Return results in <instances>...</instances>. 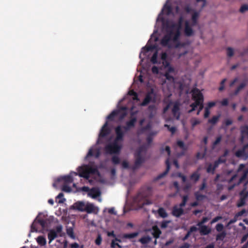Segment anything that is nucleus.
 <instances>
[{
	"mask_svg": "<svg viewBox=\"0 0 248 248\" xmlns=\"http://www.w3.org/2000/svg\"><path fill=\"white\" fill-rule=\"evenodd\" d=\"M184 9H185V11L187 13H190L192 11H194V12L195 11L193 10H192V8L189 5H187V6H185Z\"/></svg>",
	"mask_w": 248,
	"mask_h": 248,
	"instance_id": "obj_63",
	"label": "nucleus"
},
{
	"mask_svg": "<svg viewBox=\"0 0 248 248\" xmlns=\"http://www.w3.org/2000/svg\"><path fill=\"white\" fill-rule=\"evenodd\" d=\"M171 213L173 216L179 217L184 214V210L183 208L180 207L178 208L177 205H175L172 208Z\"/></svg>",
	"mask_w": 248,
	"mask_h": 248,
	"instance_id": "obj_14",
	"label": "nucleus"
},
{
	"mask_svg": "<svg viewBox=\"0 0 248 248\" xmlns=\"http://www.w3.org/2000/svg\"><path fill=\"white\" fill-rule=\"evenodd\" d=\"M240 199L237 202V206L241 207L243 206L246 204V202L248 198V191L246 189H243L239 193Z\"/></svg>",
	"mask_w": 248,
	"mask_h": 248,
	"instance_id": "obj_10",
	"label": "nucleus"
},
{
	"mask_svg": "<svg viewBox=\"0 0 248 248\" xmlns=\"http://www.w3.org/2000/svg\"><path fill=\"white\" fill-rule=\"evenodd\" d=\"M170 222L169 220H163L160 225L162 229H165L167 227L168 224Z\"/></svg>",
	"mask_w": 248,
	"mask_h": 248,
	"instance_id": "obj_51",
	"label": "nucleus"
},
{
	"mask_svg": "<svg viewBox=\"0 0 248 248\" xmlns=\"http://www.w3.org/2000/svg\"><path fill=\"white\" fill-rule=\"evenodd\" d=\"M80 169L82 170V171L79 172V176L87 179L89 178L90 173H94L96 170V169L92 168H89L87 169H83L81 168Z\"/></svg>",
	"mask_w": 248,
	"mask_h": 248,
	"instance_id": "obj_11",
	"label": "nucleus"
},
{
	"mask_svg": "<svg viewBox=\"0 0 248 248\" xmlns=\"http://www.w3.org/2000/svg\"><path fill=\"white\" fill-rule=\"evenodd\" d=\"M47 236L49 240V243H50L58 236V235L55 230L51 229L49 230Z\"/></svg>",
	"mask_w": 248,
	"mask_h": 248,
	"instance_id": "obj_21",
	"label": "nucleus"
},
{
	"mask_svg": "<svg viewBox=\"0 0 248 248\" xmlns=\"http://www.w3.org/2000/svg\"><path fill=\"white\" fill-rule=\"evenodd\" d=\"M111 247L112 248H122V247L117 243L112 241L111 243Z\"/></svg>",
	"mask_w": 248,
	"mask_h": 248,
	"instance_id": "obj_58",
	"label": "nucleus"
},
{
	"mask_svg": "<svg viewBox=\"0 0 248 248\" xmlns=\"http://www.w3.org/2000/svg\"><path fill=\"white\" fill-rule=\"evenodd\" d=\"M199 231L201 234L202 235H207L211 232V229L205 225L202 226L201 228H200Z\"/></svg>",
	"mask_w": 248,
	"mask_h": 248,
	"instance_id": "obj_25",
	"label": "nucleus"
},
{
	"mask_svg": "<svg viewBox=\"0 0 248 248\" xmlns=\"http://www.w3.org/2000/svg\"><path fill=\"white\" fill-rule=\"evenodd\" d=\"M215 170H213V166L212 164H210L206 169V171L208 173L214 174Z\"/></svg>",
	"mask_w": 248,
	"mask_h": 248,
	"instance_id": "obj_47",
	"label": "nucleus"
},
{
	"mask_svg": "<svg viewBox=\"0 0 248 248\" xmlns=\"http://www.w3.org/2000/svg\"><path fill=\"white\" fill-rule=\"evenodd\" d=\"M90 193L93 198H96L100 195L99 190L96 188H92L91 190Z\"/></svg>",
	"mask_w": 248,
	"mask_h": 248,
	"instance_id": "obj_40",
	"label": "nucleus"
},
{
	"mask_svg": "<svg viewBox=\"0 0 248 248\" xmlns=\"http://www.w3.org/2000/svg\"><path fill=\"white\" fill-rule=\"evenodd\" d=\"M61 181H63L64 182L65 184H70L73 182V179L70 175L64 176L61 178H59L57 179V182H60Z\"/></svg>",
	"mask_w": 248,
	"mask_h": 248,
	"instance_id": "obj_20",
	"label": "nucleus"
},
{
	"mask_svg": "<svg viewBox=\"0 0 248 248\" xmlns=\"http://www.w3.org/2000/svg\"><path fill=\"white\" fill-rule=\"evenodd\" d=\"M220 118V115L214 116L211 119L208 120V123L212 124H215L218 122Z\"/></svg>",
	"mask_w": 248,
	"mask_h": 248,
	"instance_id": "obj_37",
	"label": "nucleus"
},
{
	"mask_svg": "<svg viewBox=\"0 0 248 248\" xmlns=\"http://www.w3.org/2000/svg\"><path fill=\"white\" fill-rule=\"evenodd\" d=\"M200 97L201 98H200L199 100H201L200 103L199 105H198L199 109L197 111V114L199 115L201 111V110L203 108L204 105H203V101H204V97L203 95H200Z\"/></svg>",
	"mask_w": 248,
	"mask_h": 248,
	"instance_id": "obj_31",
	"label": "nucleus"
},
{
	"mask_svg": "<svg viewBox=\"0 0 248 248\" xmlns=\"http://www.w3.org/2000/svg\"><path fill=\"white\" fill-rule=\"evenodd\" d=\"M111 161L115 165L119 164L120 162V159L119 157L116 155H114L112 156Z\"/></svg>",
	"mask_w": 248,
	"mask_h": 248,
	"instance_id": "obj_44",
	"label": "nucleus"
},
{
	"mask_svg": "<svg viewBox=\"0 0 248 248\" xmlns=\"http://www.w3.org/2000/svg\"><path fill=\"white\" fill-rule=\"evenodd\" d=\"M206 180L204 179L202 181L201 186L199 187V190L200 191H203L206 187Z\"/></svg>",
	"mask_w": 248,
	"mask_h": 248,
	"instance_id": "obj_48",
	"label": "nucleus"
},
{
	"mask_svg": "<svg viewBox=\"0 0 248 248\" xmlns=\"http://www.w3.org/2000/svg\"><path fill=\"white\" fill-rule=\"evenodd\" d=\"M217 161L219 162L220 164L224 163L226 162V159L223 156H221L218 158Z\"/></svg>",
	"mask_w": 248,
	"mask_h": 248,
	"instance_id": "obj_64",
	"label": "nucleus"
},
{
	"mask_svg": "<svg viewBox=\"0 0 248 248\" xmlns=\"http://www.w3.org/2000/svg\"><path fill=\"white\" fill-rule=\"evenodd\" d=\"M223 225L221 223H218L216 226V230L219 232H222L223 230Z\"/></svg>",
	"mask_w": 248,
	"mask_h": 248,
	"instance_id": "obj_53",
	"label": "nucleus"
},
{
	"mask_svg": "<svg viewBox=\"0 0 248 248\" xmlns=\"http://www.w3.org/2000/svg\"><path fill=\"white\" fill-rule=\"evenodd\" d=\"M66 232L67 234L70 236L71 237L73 238L74 237V232L72 228H69L67 229Z\"/></svg>",
	"mask_w": 248,
	"mask_h": 248,
	"instance_id": "obj_55",
	"label": "nucleus"
},
{
	"mask_svg": "<svg viewBox=\"0 0 248 248\" xmlns=\"http://www.w3.org/2000/svg\"><path fill=\"white\" fill-rule=\"evenodd\" d=\"M150 102H155V93H154L153 89L147 92L146 94L145 98L140 105L141 106H146Z\"/></svg>",
	"mask_w": 248,
	"mask_h": 248,
	"instance_id": "obj_7",
	"label": "nucleus"
},
{
	"mask_svg": "<svg viewBox=\"0 0 248 248\" xmlns=\"http://www.w3.org/2000/svg\"><path fill=\"white\" fill-rule=\"evenodd\" d=\"M248 175V169L244 170L242 176L237 182V185H240L243 181H244L247 179Z\"/></svg>",
	"mask_w": 248,
	"mask_h": 248,
	"instance_id": "obj_29",
	"label": "nucleus"
},
{
	"mask_svg": "<svg viewBox=\"0 0 248 248\" xmlns=\"http://www.w3.org/2000/svg\"><path fill=\"white\" fill-rule=\"evenodd\" d=\"M73 208L79 211H84L85 204L83 202L78 201L75 202L73 205Z\"/></svg>",
	"mask_w": 248,
	"mask_h": 248,
	"instance_id": "obj_18",
	"label": "nucleus"
},
{
	"mask_svg": "<svg viewBox=\"0 0 248 248\" xmlns=\"http://www.w3.org/2000/svg\"><path fill=\"white\" fill-rule=\"evenodd\" d=\"M128 94L130 96H133V99L134 100H138L139 98L138 96V94L136 92H135L134 90H132L128 92Z\"/></svg>",
	"mask_w": 248,
	"mask_h": 248,
	"instance_id": "obj_42",
	"label": "nucleus"
},
{
	"mask_svg": "<svg viewBox=\"0 0 248 248\" xmlns=\"http://www.w3.org/2000/svg\"><path fill=\"white\" fill-rule=\"evenodd\" d=\"M246 213V210L245 209H242L241 211L237 213L235 215L238 217L240 216H243L244 214Z\"/></svg>",
	"mask_w": 248,
	"mask_h": 248,
	"instance_id": "obj_61",
	"label": "nucleus"
},
{
	"mask_svg": "<svg viewBox=\"0 0 248 248\" xmlns=\"http://www.w3.org/2000/svg\"><path fill=\"white\" fill-rule=\"evenodd\" d=\"M157 56H158V52L157 51H155L151 59V62L153 64L157 63Z\"/></svg>",
	"mask_w": 248,
	"mask_h": 248,
	"instance_id": "obj_39",
	"label": "nucleus"
},
{
	"mask_svg": "<svg viewBox=\"0 0 248 248\" xmlns=\"http://www.w3.org/2000/svg\"><path fill=\"white\" fill-rule=\"evenodd\" d=\"M235 156L238 158H242L246 160L248 159V143L244 145L243 147L238 150L235 153Z\"/></svg>",
	"mask_w": 248,
	"mask_h": 248,
	"instance_id": "obj_9",
	"label": "nucleus"
},
{
	"mask_svg": "<svg viewBox=\"0 0 248 248\" xmlns=\"http://www.w3.org/2000/svg\"><path fill=\"white\" fill-rule=\"evenodd\" d=\"M247 85V83L246 81H243L242 82L236 89V90L234 91V92L233 93V95H237L240 91L242 90L243 88H244Z\"/></svg>",
	"mask_w": 248,
	"mask_h": 248,
	"instance_id": "obj_28",
	"label": "nucleus"
},
{
	"mask_svg": "<svg viewBox=\"0 0 248 248\" xmlns=\"http://www.w3.org/2000/svg\"><path fill=\"white\" fill-rule=\"evenodd\" d=\"M221 139H222V137L221 136H219L218 137H217L216 139V140H215V141L213 143V144H212V148L214 149L215 148V147L220 143V142L221 141Z\"/></svg>",
	"mask_w": 248,
	"mask_h": 248,
	"instance_id": "obj_43",
	"label": "nucleus"
},
{
	"mask_svg": "<svg viewBox=\"0 0 248 248\" xmlns=\"http://www.w3.org/2000/svg\"><path fill=\"white\" fill-rule=\"evenodd\" d=\"M200 178V174L198 171L194 172L190 175L189 177L190 180L193 181L195 183H196L199 180Z\"/></svg>",
	"mask_w": 248,
	"mask_h": 248,
	"instance_id": "obj_23",
	"label": "nucleus"
},
{
	"mask_svg": "<svg viewBox=\"0 0 248 248\" xmlns=\"http://www.w3.org/2000/svg\"><path fill=\"white\" fill-rule=\"evenodd\" d=\"M177 145L182 149L184 150H186V147L185 146L184 142L181 140H178L177 141Z\"/></svg>",
	"mask_w": 248,
	"mask_h": 248,
	"instance_id": "obj_45",
	"label": "nucleus"
},
{
	"mask_svg": "<svg viewBox=\"0 0 248 248\" xmlns=\"http://www.w3.org/2000/svg\"><path fill=\"white\" fill-rule=\"evenodd\" d=\"M151 240V238L149 236H143L139 240L142 244H146L149 243Z\"/></svg>",
	"mask_w": 248,
	"mask_h": 248,
	"instance_id": "obj_33",
	"label": "nucleus"
},
{
	"mask_svg": "<svg viewBox=\"0 0 248 248\" xmlns=\"http://www.w3.org/2000/svg\"><path fill=\"white\" fill-rule=\"evenodd\" d=\"M143 151V147H140L138 150V153L136 156V160L132 169L135 170L138 169L144 161V159L142 157L141 154Z\"/></svg>",
	"mask_w": 248,
	"mask_h": 248,
	"instance_id": "obj_8",
	"label": "nucleus"
},
{
	"mask_svg": "<svg viewBox=\"0 0 248 248\" xmlns=\"http://www.w3.org/2000/svg\"><path fill=\"white\" fill-rule=\"evenodd\" d=\"M183 18L181 17L179 19V24L172 23L166 24V34L163 36L160 41V44L163 46L170 47V42L171 40L173 42L178 41L180 36V30Z\"/></svg>",
	"mask_w": 248,
	"mask_h": 248,
	"instance_id": "obj_1",
	"label": "nucleus"
},
{
	"mask_svg": "<svg viewBox=\"0 0 248 248\" xmlns=\"http://www.w3.org/2000/svg\"><path fill=\"white\" fill-rule=\"evenodd\" d=\"M188 197L187 195H184L182 197V202L180 203L179 206L183 208L184 207L188 200Z\"/></svg>",
	"mask_w": 248,
	"mask_h": 248,
	"instance_id": "obj_41",
	"label": "nucleus"
},
{
	"mask_svg": "<svg viewBox=\"0 0 248 248\" xmlns=\"http://www.w3.org/2000/svg\"><path fill=\"white\" fill-rule=\"evenodd\" d=\"M161 233V231L157 226H154L153 227L152 234L154 237H155V239L158 238Z\"/></svg>",
	"mask_w": 248,
	"mask_h": 248,
	"instance_id": "obj_26",
	"label": "nucleus"
},
{
	"mask_svg": "<svg viewBox=\"0 0 248 248\" xmlns=\"http://www.w3.org/2000/svg\"><path fill=\"white\" fill-rule=\"evenodd\" d=\"M156 212L158 214L159 216L162 218H166L168 216V213L163 207H159Z\"/></svg>",
	"mask_w": 248,
	"mask_h": 248,
	"instance_id": "obj_27",
	"label": "nucleus"
},
{
	"mask_svg": "<svg viewBox=\"0 0 248 248\" xmlns=\"http://www.w3.org/2000/svg\"><path fill=\"white\" fill-rule=\"evenodd\" d=\"M165 77H166V78L169 81L173 82L174 80V77L168 73H165Z\"/></svg>",
	"mask_w": 248,
	"mask_h": 248,
	"instance_id": "obj_49",
	"label": "nucleus"
},
{
	"mask_svg": "<svg viewBox=\"0 0 248 248\" xmlns=\"http://www.w3.org/2000/svg\"><path fill=\"white\" fill-rule=\"evenodd\" d=\"M110 132V129L108 127V122H106L102 126L100 132L99 137V138H104L109 134Z\"/></svg>",
	"mask_w": 248,
	"mask_h": 248,
	"instance_id": "obj_13",
	"label": "nucleus"
},
{
	"mask_svg": "<svg viewBox=\"0 0 248 248\" xmlns=\"http://www.w3.org/2000/svg\"><path fill=\"white\" fill-rule=\"evenodd\" d=\"M201 123V121L197 119H194L191 120V126L192 128H193L196 125L200 124Z\"/></svg>",
	"mask_w": 248,
	"mask_h": 248,
	"instance_id": "obj_52",
	"label": "nucleus"
},
{
	"mask_svg": "<svg viewBox=\"0 0 248 248\" xmlns=\"http://www.w3.org/2000/svg\"><path fill=\"white\" fill-rule=\"evenodd\" d=\"M248 10V5L244 4V5H243L241 7L239 11L241 13H244Z\"/></svg>",
	"mask_w": 248,
	"mask_h": 248,
	"instance_id": "obj_59",
	"label": "nucleus"
},
{
	"mask_svg": "<svg viewBox=\"0 0 248 248\" xmlns=\"http://www.w3.org/2000/svg\"><path fill=\"white\" fill-rule=\"evenodd\" d=\"M194 195L197 201H202L207 197L206 196L201 194L199 192H196Z\"/></svg>",
	"mask_w": 248,
	"mask_h": 248,
	"instance_id": "obj_34",
	"label": "nucleus"
},
{
	"mask_svg": "<svg viewBox=\"0 0 248 248\" xmlns=\"http://www.w3.org/2000/svg\"><path fill=\"white\" fill-rule=\"evenodd\" d=\"M62 190L64 192H70L71 191V188L70 186H69L67 184H64L62 186Z\"/></svg>",
	"mask_w": 248,
	"mask_h": 248,
	"instance_id": "obj_50",
	"label": "nucleus"
},
{
	"mask_svg": "<svg viewBox=\"0 0 248 248\" xmlns=\"http://www.w3.org/2000/svg\"><path fill=\"white\" fill-rule=\"evenodd\" d=\"M216 105V103L214 102H209L207 104V107L205 108H208V109H210V108L214 107Z\"/></svg>",
	"mask_w": 248,
	"mask_h": 248,
	"instance_id": "obj_62",
	"label": "nucleus"
},
{
	"mask_svg": "<svg viewBox=\"0 0 248 248\" xmlns=\"http://www.w3.org/2000/svg\"><path fill=\"white\" fill-rule=\"evenodd\" d=\"M226 235V233L225 231H222L220 233L217 234L216 236L217 241H222L225 238Z\"/></svg>",
	"mask_w": 248,
	"mask_h": 248,
	"instance_id": "obj_36",
	"label": "nucleus"
},
{
	"mask_svg": "<svg viewBox=\"0 0 248 248\" xmlns=\"http://www.w3.org/2000/svg\"><path fill=\"white\" fill-rule=\"evenodd\" d=\"M119 111L114 110L113 111L111 112V113H110L107 117V119L108 120L113 121L114 120V118L115 117L117 116L118 112H119Z\"/></svg>",
	"mask_w": 248,
	"mask_h": 248,
	"instance_id": "obj_38",
	"label": "nucleus"
},
{
	"mask_svg": "<svg viewBox=\"0 0 248 248\" xmlns=\"http://www.w3.org/2000/svg\"><path fill=\"white\" fill-rule=\"evenodd\" d=\"M62 225H59L55 228V231L57 232V234L60 233L62 232Z\"/></svg>",
	"mask_w": 248,
	"mask_h": 248,
	"instance_id": "obj_56",
	"label": "nucleus"
},
{
	"mask_svg": "<svg viewBox=\"0 0 248 248\" xmlns=\"http://www.w3.org/2000/svg\"><path fill=\"white\" fill-rule=\"evenodd\" d=\"M185 25L184 32L186 35L187 36H192L194 33V31L192 28L190 27L189 22L188 21H186Z\"/></svg>",
	"mask_w": 248,
	"mask_h": 248,
	"instance_id": "obj_17",
	"label": "nucleus"
},
{
	"mask_svg": "<svg viewBox=\"0 0 248 248\" xmlns=\"http://www.w3.org/2000/svg\"><path fill=\"white\" fill-rule=\"evenodd\" d=\"M94 209V205L92 203H88L85 205V210L88 213H92Z\"/></svg>",
	"mask_w": 248,
	"mask_h": 248,
	"instance_id": "obj_30",
	"label": "nucleus"
},
{
	"mask_svg": "<svg viewBox=\"0 0 248 248\" xmlns=\"http://www.w3.org/2000/svg\"><path fill=\"white\" fill-rule=\"evenodd\" d=\"M50 223V221L48 218L43 219L36 218L31 225V232H37L38 231L37 228V224H39L41 226L43 230H45L48 227Z\"/></svg>",
	"mask_w": 248,
	"mask_h": 248,
	"instance_id": "obj_4",
	"label": "nucleus"
},
{
	"mask_svg": "<svg viewBox=\"0 0 248 248\" xmlns=\"http://www.w3.org/2000/svg\"><path fill=\"white\" fill-rule=\"evenodd\" d=\"M165 163H166V169L165 171L164 172H163V173L159 174L155 178V180L157 181V180H158L159 179L163 178L168 173L169 171L170 170V162L169 161V159L168 158L166 160Z\"/></svg>",
	"mask_w": 248,
	"mask_h": 248,
	"instance_id": "obj_16",
	"label": "nucleus"
},
{
	"mask_svg": "<svg viewBox=\"0 0 248 248\" xmlns=\"http://www.w3.org/2000/svg\"><path fill=\"white\" fill-rule=\"evenodd\" d=\"M199 16V13L198 12L194 11L191 17V25L195 26L198 24V19Z\"/></svg>",
	"mask_w": 248,
	"mask_h": 248,
	"instance_id": "obj_22",
	"label": "nucleus"
},
{
	"mask_svg": "<svg viewBox=\"0 0 248 248\" xmlns=\"http://www.w3.org/2000/svg\"><path fill=\"white\" fill-rule=\"evenodd\" d=\"M238 219V217L235 215L234 217L232 219L230 220L228 223V225H230L234 223Z\"/></svg>",
	"mask_w": 248,
	"mask_h": 248,
	"instance_id": "obj_57",
	"label": "nucleus"
},
{
	"mask_svg": "<svg viewBox=\"0 0 248 248\" xmlns=\"http://www.w3.org/2000/svg\"><path fill=\"white\" fill-rule=\"evenodd\" d=\"M192 99L195 101L194 103L191 104L190 105V107L191 108V109L188 110V113H191L192 112L195 110L196 108L199 105L201 100H199L201 97H200V95H203L202 92L200 91L199 89L197 88L194 89L192 91Z\"/></svg>",
	"mask_w": 248,
	"mask_h": 248,
	"instance_id": "obj_5",
	"label": "nucleus"
},
{
	"mask_svg": "<svg viewBox=\"0 0 248 248\" xmlns=\"http://www.w3.org/2000/svg\"><path fill=\"white\" fill-rule=\"evenodd\" d=\"M155 46H154V45H150V46H146L144 47H143L142 48V51L141 52L140 55V58H141V55H142V54L144 55V56H146V53L147 52H148L149 51H151L152 50H153L154 49H155Z\"/></svg>",
	"mask_w": 248,
	"mask_h": 248,
	"instance_id": "obj_19",
	"label": "nucleus"
},
{
	"mask_svg": "<svg viewBox=\"0 0 248 248\" xmlns=\"http://www.w3.org/2000/svg\"><path fill=\"white\" fill-rule=\"evenodd\" d=\"M177 176L178 177L181 178L182 181L183 183H185L186 182V176L183 175L182 173H178Z\"/></svg>",
	"mask_w": 248,
	"mask_h": 248,
	"instance_id": "obj_60",
	"label": "nucleus"
},
{
	"mask_svg": "<svg viewBox=\"0 0 248 248\" xmlns=\"http://www.w3.org/2000/svg\"><path fill=\"white\" fill-rule=\"evenodd\" d=\"M152 188L151 186H142L134 197V202L140 208L144 205L152 204V202L149 198L152 195Z\"/></svg>",
	"mask_w": 248,
	"mask_h": 248,
	"instance_id": "obj_2",
	"label": "nucleus"
},
{
	"mask_svg": "<svg viewBox=\"0 0 248 248\" xmlns=\"http://www.w3.org/2000/svg\"><path fill=\"white\" fill-rule=\"evenodd\" d=\"M102 237L101 234H99L97 235L96 239H95V243L96 245L99 246L101 244L102 242Z\"/></svg>",
	"mask_w": 248,
	"mask_h": 248,
	"instance_id": "obj_54",
	"label": "nucleus"
},
{
	"mask_svg": "<svg viewBox=\"0 0 248 248\" xmlns=\"http://www.w3.org/2000/svg\"><path fill=\"white\" fill-rule=\"evenodd\" d=\"M234 54V52L233 49L231 47H228L227 48V55L228 57H231Z\"/></svg>",
	"mask_w": 248,
	"mask_h": 248,
	"instance_id": "obj_46",
	"label": "nucleus"
},
{
	"mask_svg": "<svg viewBox=\"0 0 248 248\" xmlns=\"http://www.w3.org/2000/svg\"><path fill=\"white\" fill-rule=\"evenodd\" d=\"M37 242L41 246H45L46 244V239L43 236H39L37 238Z\"/></svg>",
	"mask_w": 248,
	"mask_h": 248,
	"instance_id": "obj_35",
	"label": "nucleus"
},
{
	"mask_svg": "<svg viewBox=\"0 0 248 248\" xmlns=\"http://www.w3.org/2000/svg\"><path fill=\"white\" fill-rule=\"evenodd\" d=\"M180 104L179 102L176 101L174 103L173 107L172 109V114L176 120H179L180 116Z\"/></svg>",
	"mask_w": 248,
	"mask_h": 248,
	"instance_id": "obj_12",
	"label": "nucleus"
},
{
	"mask_svg": "<svg viewBox=\"0 0 248 248\" xmlns=\"http://www.w3.org/2000/svg\"><path fill=\"white\" fill-rule=\"evenodd\" d=\"M136 112H132L130 114V120L126 122L125 126H122V130L124 132V134L129 131L131 128L135 126V124L137 121V118L135 116Z\"/></svg>",
	"mask_w": 248,
	"mask_h": 248,
	"instance_id": "obj_6",
	"label": "nucleus"
},
{
	"mask_svg": "<svg viewBox=\"0 0 248 248\" xmlns=\"http://www.w3.org/2000/svg\"><path fill=\"white\" fill-rule=\"evenodd\" d=\"M116 110L119 111L118 112L117 116H119V119L120 120H123L127 115V108L126 107H121Z\"/></svg>",
	"mask_w": 248,
	"mask_h": 248,
	"instance_id": "obj_15",
	"label": "nucleus"
},
{
	"mask_svg": "<svg viewBox=\"0 0 248 248\" xmlns=\"http://www.w3.org/2000/svg\"><path fill=\"white\" fill-rule=\"evenodd\" d=\"M241 132L242 137H247L248 139V126L245 125L241 127Z\"/></svg>",
	"mask_w": 248,
	"mask_h": 248,
	"instance_id": "obj_32",
	"label": "nucleus"
},
{
	"mask_svg": "<svg viewBox=\"0 0 248 248\" xmlns=\"http://www.w3.org/2000/svg\"><path fill=\"white\" fill-rule=\"evenodd\" d=\"M139 235L138 232H134L130 233H124L123 234L122 238L123 239H131L136 237Z\"/></svg>",
	"mask_w": 248,
	"mask_h": 248,
	"instance_id": "obj_24",
	"label": "nucleus"
},
{
	"mask_svg": "<svg viewBox=\"0 0 248 248\" xmlns=\"http://www.w3.org/2000/svg\"><path fill=\"white\" fill-rule=\"evenodd\" d=\"M116 138L113 143L107 145L106 149L110 154L119 153L121 150V146L118 144V141H122L124 140V132L122 130L121 125L116 126L115 128Z\"/></svg>",
	"mask_w": 248,
	"mask_h": 248,
	"instance_id": "obj_3",
	"label": "nucleus"
}]
</instances>
